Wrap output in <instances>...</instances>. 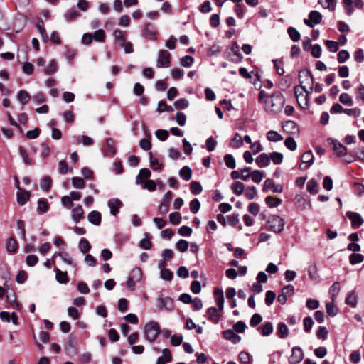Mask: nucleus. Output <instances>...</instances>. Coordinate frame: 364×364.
I'll list each match as a JSON object with an SVG mask.
<instances>
[{"label":"nucleus","instance_id":"obj_1","mask_svg":"<svg viewBox=\"0 0 364 364\" xmlns=\"http://www.w3.org/2000/svg\"><path fill=\"white\" fill-rule=\"evenodd\" d=\"M285 102L284 97L277 92L264 100L265 109L270 114H279L283 109Z\"/></svg>","mask_w":364,"mask_h":364},{"label":"nucleus","instance_id":"obj_2","mask_svg":"<svg viewBox=\"0 0 364 364\" xmlns=\"http://www.w3.org/2000/svg\"><path fill=\"white\" fill-rule=\"evenodd\" d=\"M160 332L159 323L154 321L147 323L144 328V337L146 341L151 343L157 338Z\"/></svg>","mask_w":364,"mask_h":364},{"label":"nucleus","instance_id":"obj_3","mask_svg":"<svg viewBox=\"0 0 364 364\" xmlns=\"http://www.w3.org/2000/svg\"><path fill=\"white\" fill-rule=\"evenodd\" d=\"M285 222L279 215L272 216L267 221V229L276 233L281 232L284 230Z\"/></svg>","mask_w":364,"mask_h":364},{"label":"nucleus","instance_id":"obj_4","mask_svg":"<svg viewBox=\"0 0 364 364\" xmlns=\"http://www.w3.org/2000/svg\"><path fill=\"white\" fill-rule=\"evenodd\" d=\"M142 277V271L140 268L136 267L134 268L129 273L127 285V287L131 290L134 291L135 289V285L137 282H139Z\"/></svg>","mask_w":364,"mask_h":364},{"label":"nucleus","instance_id":"obj_5","mask_svg":"<svg viewBox=\"0 0 364 364\" xmlns=\"http://www.w3.org/2000/svg\"><path fill=\"white\" fill-rule=\"evenodd\" d=\"M171 63V54L166 50H159L156 66L158 68H168Z\"/></svg>","mask_w":364,"mask_h":364},{"label":"nucleus","instance_id":"obj_6","mask_svg":"<svg viewBox=\"0 0 364 364\" xmlns=\"http://www.w3.org/2000/svg\"><path fill=\"white\" fill-rule=\"evenodd\" d=\"M322 21L321 14L316 10L311 11L309 14V18L304 19V23L310 27L314 28L315 25L319 24Z\"/></svg>","mask_w":364,"mask_h":364},{"label":"nucleus","instance_id":"obj_7","mask_svg":"<svg viewBox=\"0 0 364 364\" xmlns=\"http://www.w3.org/2000/svg\"><path fill=\"white\" fill-rule=\"evenodd\" d=\"M294 294V286L289 284L286 285L282 290V293L278 295L277 301L281 304H284L287 298L292 296Z\"/></svg>","mask_w":364,"mask_h":364},{"label":"nucleus","instance_id":"obj_8","mask_svg":"<svg viewBox=\"0 0 364 364\" xmlns=\"http://www.w3.org/2000/svg\"><path fill=\"white\" fill-rule=\"evenodd\" d=\"M346 215L351 221V227L353 229L358 228L363 225L364 222L360 214L358 213L348 211L346 213Z\"/></svg>","mask_w":364,"mask_h":364},{"label":"nucleus","instance_id":"obj_9","mask_svg":"<svg viewBox=\"0 0 364 364\" xmlns=\"http://www.w3.org/2000/svg\"><path fill=\"white\" fill-rule=\"evenodd\" d=\"M304 358V353L302 349L299 346H294L291 349V355L289 362L290 364H298Z\"/></svg>","mask_w":364,"mask_h":364},{"label":"nucleus","instance_id":"obj_10","mask_svg":"<svg viewBox=\"0 0 364 364\" xmlns=\"http://www.w3.org/2000/svg\"><path fill=\"white\" fill-rule=\"evenodd\" d=\"M144 35L149 40L156 41L157 31L155 26L151 23H146L143 26Z\"/></svg>","mask_w":364,"mask_h":364},{"label":"nucleus","instance_id":"obj_11","mask_svg":"<svg viewBox=\"0 0 364 364\" xmlns=\"http://www.w3.org/2000/svg\"><path fill=\"white\" fill-rule=\"evenodd\" d=\"M269 189H271L274 193H280L283 191V186L280 184H275L272 179L267 178L264 183L262 191L266 192Z\"/></svg>","mask_w":364,"mask_h":364},{"label":"nucleus","instance_id":"obj_12","mask_svg":"<svg viewBox=\"0 0 364 364\" xmlns=\"http://www.w3.org/2000/svg\"><path fill=\"white\" fill-rule=\"evenodd\" d=\"M328 141L333 146V151L338 157H342L347 154V149L342 144L331 138L328 139Z\"/></svg>","mask_w":364,"mask_h":364},{"label":"nucleus","instance_id":"obj_13","mask_svg":"<svg viewBox=\"0 0 364 364\" xmlns=\"http://www.w3.org/2000/svg\"><path fill=\"white\" fill-rule=\"evenodd\" d=\"M157 306H158L159 309H166L168 311H171L174 307L173 300L172 298H171L169 296H166L164 298L159 297L158 299Z\"/></svg>","mask_w":364,"mask_h":364},{"label":"nucleus","instance_id":"obj_14","mask_svg":"<svg viewBox=\"0 0 364 364\" xmlns=\"http://www.w3.org/2000/svg\"><path fill=\"white\" fill-rule=\"evenodd\" d=\"M171 197L172 193L171 191L166 192L164 196L163 200L159 207V213L164 214L168 211Z\"/></svg>","mask_w":364,"mask_h":364},{"label":"nucleus","instance_id":"obj_15","mask_svg":"<svg viewBox=\"0 0 364 364\" xmlns=\"http://www.w3.org/2000/svg\"><path fill=\"white\" fill-rule=\"evenodd\" d=\"M282 127L284 132L291 134H297L299 131L296 123L292 120H287L282 122Z\"/></svg>","mask_w":364,"mask_h":364},{"label":"nucleus","instance_id":"obj_16","mask_svg":"<svg viewBox=\"0 0 364 364\" xmlns=\"http://www.w3.org/2000/svg\"><path fill=\"white\" fill-rule=\"evenodd\" d=\"M107 205L110 209V213L115 216L118 214L119 208L122 206V202L118 198L109 200Z\"/></svg>","mask_w":364,"mask_h":364},{"label":"nucleus","instance_id":"obj_17","mask_svg":"<svg viewBox=\"0 0 364 364\" xmlns=\"http://www.w3.org/2000/svg\"><path fill=\"white\" fill-rule=\"evenodd\" d=\"M222 334L225 339L230 341L234 344H237L241 341V337L232 329L223 331Z\"/></svg>","mask_w":364,"mask_h":364},{"label":"nucleus","instance_id":"obj_18","mask_svg":"<svg viewBox=\"0 0 364 364\" xmlns=\"http://www.w3.org/2000/svg\"><path fill=\"white\" fill-rule=\"evenodd\" d=\"M250 167H245L241 169L240 172L239 171H232L230 176L234 180L241 178L243 181H247L250 178V174H245V172H250Z\"/></svg>","mask_w":364,"mask_h":364},{"label":"nucleus","instance_id":"obj_19","mask_svg":"<svg viewBox=\"0 0 364 364\" xmlns=\"http://www.w3.org/2000/svg\"><path fill=\"white\" fill-rule=\"evenodd\" d=\"M31 198V193L28 191L21 190L16 193L17 203L20 206L25 205Z\"/></svg>","mask_w":364,"mask_h":364},{"label":"nucleus","instance_id":"obj_20","mask_svg":"<svg viewBox=\"0 0 364 364\" xmlns=\"http://www.w3.org/2000/svg\"><path fill=\"white\" fill-rule=\"evenodd\" d=\"M208 319L214 323H218L220 318V315L215 307H210L206 311Z\"/></svg>","mask_w":364,"mask_h":364},{"label":"nucleus","instance_id":"obj_21","mask_svg":"<svg viewBox=\"0 0 364 364\" xmlns=\"http://www.w3.org/2000/svg\"><path fill=\"white\" fill-rule=\"evenodd\" d=\"M230 49L233 53V55L236 57V58H232L230 59V60L235 63L241 62L243 58V56L240 52L239 46L236 41L232 43V44L230 47Z\"/></svg>","mask_w":364,"mask_h":364},{"label":"nucleus","instance_id":"obj_22","mask_svg":"<svg viewBox=\"0 0 364 364\" xmlns=\"http://www.w3.org/2000/svg\"><path fill=\"white\" fill-rule=\"evenodd\" d=\"M255 162L259 168L267 167L270 164L269 156L265 153H262L256 158Z\"/></svg>","mask_w":364,"mask_h":364},{"label":"nucleus","instance_id":"obj_23","mask_svg":"<svg viewBox=\"0 0 364 364\" xmlns=\"http://www.w3.org/2000/svg\"><path fill=\"white\" fill-rule=\"evenodd\" d=\"M88 221L94 225H100L101 223V213L97 210L91 211L87 215Z\"/></svg>","mask_w":364,"mask_h":364},{"label":"nucleus","instance_id":"obj_24","mask_svg":"<svg viewBox=\"0 0 364 364\" xmlns=\"http://www.w3.org/2000/svg\"><path fill=\"white\" fill-rule=\"evenodd\" d=\"M6 249L9 253H15L18 249V244L14 236L10 237L6 242Z\"/></svg>","mask_w":364,"mask_h":364},{"label":"nucleus","instance_id":"obj_25","mask_svg":"<svg viewBox=\"0 0 364 364\" xmlns=\"http://www.w3.org/2000/svg\"><path fill=\"white\" fill-rule=\"evenodd\" d=\"M84 218V210L82 205H77L72 210V218L75 223H79Z\"/></svg>","mask_w":364,"mask_h":364},{"label":"nucleus","instance_id":"obj_26","mask_svg":"<svg viewBox=\"0 0 364 364\" xmlns=\"http://www.w3.org/2000/svg\"><path fill=\"white\" fill-rule=\"evenodd\" d=\"M292 84V77L291 75H284L279 82V87L282 90H287Z\"/></svg>","mask_w":364,"mask_h":364},{"label":"nucleus","instance_id":"obj_27","mask_svg":"<svg viewBox=\"0 0 364 364\" xmlns=\"http://www.w3.org/2000/svg\"><path fill=\"white\" fill-rule=\"evenodd\" d=\"M162 353L163 355L158 358L156 364H166L171 362L172 357L170 350L165 348L162 350Z\"/></svg>","mask_w":364,"mask_h":364},{"label":"nucleus","instance_id":"obj_28","mask_svg":"<svg viewBox=\"0 0 364 364\" xmlns=\"http://www.w3.org/2000/svg\"><path fill=\"white\" fill-rule=\"evenodd\" d=\"M106 151L105 154L107 156L109 154L114 155L117 153V149L115 148V142L113 139L107 138L106 139Z\"/></svg>","mask_w":364,"mask_h":364},{"label":"nucleus","instance_id":"obj_29","mask_svg":"<svg viewBox=\"0 0 364 364\" xmlns=\"http://www.w3.org/2000/svg\"><path fill=\"white\" fill-rule=\"evenodd\" d=\"M277 335L279 338H285L289 335V329L284 323H279L277 325Z\"/></svg>","mask_w":364,"mask_h":364},{"label":"nucleus","instance_id":"obj_30","mask_svg":"<svg viewBox=\"0 0 364 364\" xmlns=\"http://www.w3.org/2000/svg\"><path fill=\"white\" fill-rule=\"evenodd\" d=\"M302 163L307 164L304 168H308L314 163V155L311 150L304 152L301 156Z\"/></svg>","mask_w":364,"mask_h":364},{"label":"nucleus","instance_id":"obj_31","mask_svg":"<svg viewBox=\"0 0 364 364\" xmlns=\"http://www.w3.org/2000/svg\"><path fill=\"white\" fill-rule=\"evenodd\" d=\"M151 176V171L148 168H142L137 175L136 182L137 184H143V178L147 179Z\"/></svg>","mask_w":364,"mask_h":364},{"label":"nucleus","instance_id":"obj_32","mask_svg":"<svg viewBox=\"0 0 364 364\" xmlns=\"http://www.w3.org/2000/svg\"><path fill=\"white\" fill-rule=\"evenodd\" d=\"M55 271L56 272L55 279L59 283L66 284L68 282L69 279L66 272H62L59 269H55Z\"/></svg>","mask_w":364,"mask_h":364},{"label":"nucleus","instance_id":"obj_33","mask_svg":"<svg viewBox=\"0 0 364 364\" xmlns=\"http://www.w3.org/2000/svg\"><path fill=\"white\" fill-rule=\"evenodd\" d=\"M265 203L269 208H276L282 203V200L279 198L269 196L265 198Z\"/></svg>","mask_w":364,"mask_h":364},{"label":"nucleus","instance_id":"obj_34","mask_svg":"<svg viewBox=\"0 0 364 364\" xmlns=\"http://www.w3.org/2000/svg\"><path fill=\"white\" fill-rule=\"evenodd\" d=\"M179 176L185 181H189L192 177V170L188 166H185L179 171Z\"/></svg>","mask_w":364,"mask_h":364},{"label":"nucleus","instance_id":"obj_35","mask_svg":"<svg viewBox=\"0 0 364 364\" xmlns=\"http://www.w3.org/2000/svg\"><path fill=\"white\" fill-rule=\"evenodd\" d=\"M31 99L29 93L23 90L18 92L17 95V100L23 105H26Z\"/></svg>","mask_w":364,"mask_h":364},{"label":"nucleus","instance_id":"obj_36","mask_svg":"<svg viewBox=\"0 0 364 364\" xmlns=\"http://www.w3.org/2000/svg\"><path fill=\"white\" fill-rule=\"evenodd\" d=\"M346 304L355 307L358 302V296L355 294V291H350L346 298L345 301Z\"/></svg>","mask_w":364,"mask_h":364},{"label":"nucleus","instance_id":"obj_37","mask_svg":"<svg viewBox=\"0 0 364 364\" xmlns=\"http://www.w3.org/2000/svg\"><path fill=\"white\" fill-rule=\"evenodd\" d=\"M267 139L269 141L277 142L283 139V136L277 132L270 130L267 133Z\"/></svg>","mask_w":364,"mask_h":364},{"label":"nucleus","instance_id":"obj_38","mask_svg":"<svg viewBox=\"0 0 364 364\" xmlns=\"http://www.w3.org/2000/svg\"><path fill=\"white\" fill-rule=\"evenodd\" d=\"M231 189L237 196H240L245 190V185L240 181H236L231 185Z\"/></svg>","mask_w":364,"mask_h":364},{"label":"nucleus","instance_id":"obj_39","mask_svg":"<svg viewBox=\"0 0 364 364\" xmlns=\"http://www.w3.org/2000/svg\"><path fill=\"white\" fill-rule=\"evenodd\" d=\"M59 256L61 259L69 265H72L73 267L75 266V264L73 262L72 258L69 256V254L66 252H55L53 256Z\"/></svg>","mask_w":364,"mask_h":364},{"label":"nucleus","instance_id":"obj_40","mask_svg":"<svg viewBox=\"0 0 364 364\" xmlns=\"http://www.w3.org/2000/svg\"><path fill=\"white\" fill-rule=\"evenodd\" d=\"M258 329L262 330V335L264 336H269L273 331V325L271 322H265L261 327H259Z\"/></svg>","mask_w":364,"mask_h":364},{"label":"nucleus","instance_id":"obj_41","mask_svg":"<svg viewBox=\"0 0 364 364\" xmlns=\"http://www.w3.org/2000/svg\"><path fill=\"white\" fill-rule=\"evenodd\" d=\"M250 174V177H251L252 180L257 183H259L262 181V178L264 177V173L262 171L255 170L251 172Z\"/></svg>","mask_w":364,"mask_h":364},{"label":"nucleus","instance_id":"obj_42","mask_svg":"<svg viewBox=\"0 0 364 364\" xmlns=\"http://www.w3.org/2000/svg\"><path fill=\"white\" fill-rule=\"evenodd\" d=\"M156 111L159 113L164 112H173V108L171 106L168 105L164 100H161L158 103Z\"/></svg>","mask_w":364,"mask_h":364},{"label":"nucleus","instance_id":"obj_43","mask_svg":"<svg viewBox=\"0 0 364 364\" xmlns=\"http://www.w3.org/2000/svg\"><path fill=\"white\" fill-rule=\"evenodd\" d=\"M287 33L289 34L291 40L294 42H297L300 40V33L295 28L289 27L287 28Z\"/></svg>","mask_w":364,"mask_h":364},{"label":"nucleus","instance_id":"obj_44","mask_svg":"<svg viewBox=\"0 0 364 364\" xmlns=\"http://www.w3.org/2000/svg\"><path fill=\"white\" fill-rule=\"evenodd\" d=\"M364 260V256L359 253H352L349 256V262L351 264L361 263Z\"/></svg>","mask_w":364,"mask_h":364},{"label":"nucleus","instance_id":"obj_45","mask_svg":"<svg viewBox=\"0 0 364 364\" xmlns=\"http://www.w3.org/2000/svg\"><path fill=\"white\" fill-rule=\"evenodd\" d=\"M79 248L82 253L86 254L90 250L91 246L87 239L81 238L79 242Z\"/></svg>","mask_w":364,"mask_h":364},{"label":"nucleus","instance_id":"obj_46","mask_svg":"<svg viewBox=\"0 0 364 364\" xmlns=\"http://www.w3.org/2000/svg\"><path fill=\"white\" fill-rule=\"evenodd\" d=\"M269 159L272 161V162L276 164H280L283 161V154L282 153L277 152V151H273L270 153Z\"/></svg>","mask_w":364,"mask_h":364},{"label":"nucleus","instance_id":"obj_47","mask_svg":"<svg viewBox=\"0 0 364 364\" xmlns=\"http://www.w3.org/2000/svg\"><path fill=\"white\" fill-rule=\"evenodd\" d=\"M113 36L115 40L118 42L119 46H122L126 41L124 33L119 29H116L113 32Z\"/></svg>","mask_w":364,"mask_h":364},{"label":"nucleus","instance_id":"obj_48","mask_svg":"<svg viewBox=\"0 0 364 364\" xmlns=\"http://www.w3.org/2000/svg\"><path fill=\"white\" fill-rule=\"evenodd\" d=\"M340 291V283L338 282H334L329 289V294L331 296L333 301H335L336 296Z\"/></svg>","mask_w":364,"mask_h":364},{"label":"nucleus","instance_id":"obj_49","mask_svg":"<svg viewBox=\"0 0 364 364\" xmlns=\"http://www.w3.org/2000/svg\"><path fill=\"white\" fill-rule=\"evenodd\" d=\"M318 4L324 9H328L331 11H334L336 6L335 0H318Z\"/></svg>","mask_w":364,"mask_h":364},{"label":"nucleus","instance_id":"obj_50","mask_svg":"<svg viewBox=\"0 0 364 364\" xmlns=\"http://www.w3.org/2000/svg\"><path fill=\"white\" fill-rule=\"evenodd\" d=\"M38 211L40 213H45L49 209V204L46 199H39L38 201Z\"/></svg>","mask_w":364,"mask_h":364},{"label":"nucleus","instance_id":"obj_51","mask_svg":"<svg viewBox=\"0 0 364 364\" xmlns=\"http://www.w3.org/2000/svg\"><path fill=\"white\" fill-rule=\"evenodd\" d=\"M80 16V14L75 9H69L65 14V18L68 21H73Z\"/></svg>","mask_w":364,"mask_h":364},{"label":"nucleus","instance_id":"obj_52","mask_svg":"<svg viewBox=\"0 0 364 364\" xmlns=\"http://www.w3.org/2000/svg\"><path fill=\"white\" fill-rule=\"evenodd\" d=\"M190 190L193 195H198L203 191L201 184L198 181H192L190 183Z\"/></svg>","mask_w":364,"mask_h":364},{"label":"nucleus","instance_id":"obj_53","mask_svg":"<svg viewBox=\"0 0 364 364\" xmlns=\"http://www.w3.org/2000/svg\"><path fill=\"white\" fill-rule=\"evenodd\" d=\"M318 183L315 179H311L308 181L306 188L311 194H316L318 193Z\"/></svg>","mask_w":364,"mask_h":364},{"label":"nucleus","instance_id":"obj_54","mask_svg":"<svg viewBox=\"0 0 364 364\" xmlns=\"http://www.w3.org/2000/svg\"><path fill=\"white\" fill-rule=\"evenodd\" d=\"M58 69L57 63L55 60H52L50 63L46 67L45 73L48 75H51L57 72Z\"/></svg>","mask_w":364,"mask_h":364},{"label":"nucleus","instance_id":"obj_55","mask_svg":"<svg viewBox=\"0 0 364 364\" xmlns=\"http://www.w3.org/2000/svg\"><path fill=\"white\" fill-rule=\"evenodd\" d=\"M224 161L225 163L226 166L230 168L233 169L236 166L235 158L232 154H225L224 156Z\"/></svg>","mask_w":364,"mask_h":364},{"label":"nucleus","instance_id":"obj_56","mask_svg":"<svg viewBox=\"0 0 364 364\" xmlns=\"http://www.w3.org/2000/svg\"><path fill=\"white\" fill-rule=\"evenodd\" d=\"M188 247H189L188 242L185 240H182V239L179 240L176 244V248L181 252H184L187 251L188 249Z\"/></svg>","mask_w":364,"mask_h":364},{"label":"nucleus","instance_id":"obj_57","mask_svg":"<svg viewBox=\"0 0 364 364\" xmlns=\"http://www.w3.org/2000/svg\"><path fill=\"white\" fill-rule=\"evenodd\" d=\"M173 277V272L168 269H162L160 272V277L165 280L170 282L172 280Z\"/></svg>","mask_w":364,"mask_h":364},{"label":"nucleus","instance_id":"obj_58","mask_svg":"<svg viewBox=\"0 0 364 364\" xmlns=\"http://www.w3.org/2000/svg\"><path fill=\"white\" fill-rule=\"evenodd\" d=\"M284 145L290 151H294L296 149L297 147L296 141L291 136H289L285 139Z\"/></svg>","mask_w":364,"mask_h":364},{"label":"nucleus","instance_id":"obj_59","mask_svg":"<svg viewBox=\"0 0 364 364\" xmlns=\"http://www.w3.org/2000/svg\"><path fill=\"white\" fill-rule=\"evenodd\" d=\"M339 100L341 103L348 106H352L353 103L352 97L348 93H342L339 97Z\"/></svg>","mask_w":364,"mask_h":364},{"label":"nucleus","instance_id":"obj_60","mask_svg":"<svg viewBox=\"0 0 364 364\" xmlns=\"http://www.w3.org/2000/svg\"><path fill=\"white\" fill-rule=\"evenodd\" d=\"M93 40L99 42H104L105 38V33L103 29H98L92 33Z\"/></svg>","mask_w":364,"mask_h":364},{"label":"nucleus","instance_id":"obj_61","mask_svg":"<svg viewBox=\"0 0 364 364\" xmlns=\"http://www.w3.org/2000/svg\"><path fill=\"white\" fill-rule=\"evenodd\" d=\"M198 10L203 14L210 12L212 11L210 1L209 0L205 1L202 4L199 6Z\"/></svg>","mask_w":364,"mask_h":364},{"label":"nucleus","instance_id":"obj_62","mask_svg":"<svg viewBox=\"0 0 364 364\" xmlns=\"http://www.w3.org/2000/svg\"><path fill=\"white\" fill-rule=\"evenodd\" d=\"M194 62V58L191 55H185L181 59V65L185 68H190Z\"/></svg>","mask_w":364,"mask_h":364},{"label":"nucleus","instance_id":"obj_63","mask_svg":"<svg viewBox=\"0 0 364 364\" xmlns=\"http://www.w3.org/2000/svg\"><path fill=\"white\" fill-rule=\"evenodd\" d=\"M326 312L331 316H335L338 314V309L333 304V301L328 302L326 305Z\"/></svg>","mask_w":364,"mask_h":364},{"label":"nucleus","instance_id":"obj_64","mask_svg":"<svg viewBox=\"0 0 364 364\" xmlns=\"http://www.w3.org/2000/svg\"><path fill=\"white\" fill-rule=\"evenodd\" d=\"M350 58L348 51L346 50H341L338 53L337 60L339 63H345Z\"/></svg>","mask_w":364,"mask_h":364}]
</instances>
